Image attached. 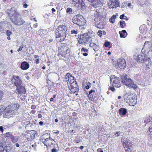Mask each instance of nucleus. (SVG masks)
<instances>
[{
    "label": "nucleus",
    "instance_id": "nucleus-21",
    "mask_svg": "<svg viewBox=\"0 0 152 152\" xmlns=\"http://www.w3.org/2000/svg\"><path fill=\"white\" fill-rule=\"evenodd\" d=\"M127 112V110L124 108H121L118 111V113L121 116L125 115L126 114Z\"/></svg>",
    "mask_w": 152,
    "mask_h": 152
},
{
    "label": "nucleus",
    "instance_id": "nucleus-34",
    "mask_svg": "<svg viewBox=\"0 0 152 152\" xmlns=\"http://www.w3.org/2000/svg\"><path fill=\"white\" fill-rule=\"evenodd\" d=\"M80 1L81 2L82 0H71V1L74 3V4H75V5L77 3H78V2H80Z\"/></svg>",
    "mask_w": 152,
    "mask_h": 152
},
{
    "label": "nucleus",
    "instance_id": "nucleus-22",
    "mask_svg": "<svg viewBox=\"0 0 152 152\" xmlns=\"http://www.w3.org/2000/svg\"><path fill=\"white\" fill-rule=\"evenodd\" d=\"M132 144L131 142L129 143L128 145H126L125 146V150L126 152H131L132 151Z\"/></svg>",
    "mask_w": 152,
    "mask_h": 152
},
{
    "label": "nucleus",
    "instance_id": "nucleus-11",
    "mask_svg": "<svg viewBox=\"0 0 152 152\" xmlns=\"http://www.w3.org/2000/svg\"><path fill=\"white\" fill-rule=\"evenodd\" d=\"M12 83L16 86V88L18 87L22 83L21 80L19 78L18 76L14 75L13 76V78L11 79Z\"/></svg>",
    "mask_w": 152,
    "mask_h": 152
},
{
    "label": "nucleus",
    "instance_id": "nucleus-60",
    "mask_svg": "<svg viewBox=\"0 0 152 152\" xmlns=\"http://www.w3.org/2000/svg\"><path fill=\"white\" fill-rule=\"evenodd\" d=\"M34 58H36L37 59H38V58H39V56L38 55H35L34 56Z\"/></svg>",
    "mask_w": 152,
    "mask_h": 152
},
{
    "label": "nucleus",
    "instance_id": "nucleus-46",
    "mask_svg": "<svg viewBox=\"0 0 152 152\" xmlns=\"http://www.w3.org/2000/svg\"><path fill=\"white\" fill-rule=\"evenodd\" d=\"M39 62V58L35 60V63L36 64H38Z\"/></svg>",
    "mask_w": 152,
    "mask_h": 152
},
{
    "label": "nucleus",
    "instance_id": "nucleus-47",
    "mask_svg": "<svg viewBox=\"0 0 152 152\" xmlns=\"http://www.w3.org/2000/svg\"><path fill=\"white\" fill-rule=\"evenodd\" d=\"M4 107V106L2 105H0V110H3Z\"/></svg>",
    "mask_w": 152,
    "mask_h": 152
},
{
    "label": "nucleus",
    "instance_id": "nucleus-19",
    "mask_svg": "<svg viewBox=\"0 0 152 152\" xmlns=\"http://www.w3.org/2000/svg\"><path fill=\"white\" fill-rule=\"evenodd\" d=\"M89 45L91 47L93 48V49L95 52H99L100 51L99 50L100 47L96 44L91 43H90Z\"/></svg>",
    "mask_w": 152,
    "mask_h": 152
},
{
    "label": "nucleus",
    "instance_id": "nucleus-24",
    "mask_svg": "<svg viewBox=\"0 0 152 152\" xmlns=\"http://www.w3.org/2000/svg\"><path fill=\"white\" fill-rule=\"evenodd\" d=\"M41 137L42 138H45L46 137H48V138H46L45 140L47 142H49V139L50 138V135L49 134H45L41 136Z\"/></svg>",
    "mask_w": 152,
    "mask_h": 152
},
{
    "label": "nucleus",
    "instance_id": "nucleus-40",
    "mask_svg": "<svg viewBox=\"0 0 152 152\" xmlns=\"http://www.w3.org/2000/svg\"><path fill=\"white\" fill-rule=\"evenodd\" d=\"M91 85V83L90 82H88L87 84V85L86 86V89H88L90 88Z\"/></svg>",
    "mask_w": 152,
    "mask_h": 152
},
{
    "label": "nucleus",
    "instance_id": "nucleus-7",
    "mask_svg": "<svg viewBox=\"0 0 152 152\" xmlns=\"http://www.w3.org/2000/svg\"><path fill=\"white\" fill-rule=\"evenodd\" d=\"M113 65L116 69H124L126 67V64L125 60L120 58L113 63Z\"/></svg>",
    "mask_w": 152,
    "mask_h": 152
},
{
    "label": "nucleus",
    "instance_id": "nucleus-14",
    "mask_svg": "<svg viewBox=\"0 0 152 152\" xmlns=\"http://www.w3.org/2000/svg\"><path fill=\"white\" fill-rule=\"evenodd\" d=\"M124 100L127 102H133L132 101L135 99V96L129 92H126L124 95Z\"/></svg>",
    "mask_w": 152,
    "mask_h": 152
},
{
    "label": "nucleus",
    "instance_id": "nucleus-15",
    "mask_svg": "<svg viewBox=\"0 0 152 152\" xmlns=\"http://www.w3.org/2000/svg\"><path fill=\"white\" fill-rule=\"evenodd\" d=\"M91 5L95 8L99 6V4H102V0H87Z\"/></svg>",
    "mask_w": 152,
    "mask_h": 152
},
{
    "label": "nucleus",
    "instance_id": "nucleus-13",
    "mask_svg": "<svg viewBox=\"0 0 152 152\" xmlns=\"http://www.w3.org/2000/svg\"><path fill=\"white\" fill-rule=\"evenodd\" d=\"M107 4L110 9L116 8L119 7V3L117 0H109L107 2Z\"/></svg>",
    "mask_w": 152,
    "mask_h": 152
},
{
    "label": "nucleus",
    "instance_id": "nucleus-58",
    "mask_svg": "<svg viewBox=\"0 0 152 152\" xmlns=\"http://www.w3.org/2000/svg\"><path fill=\"white\" fill-rule=\"evenodd\" d=\"M52 152H56V150L55 148H53L51 150Z\"/></svg>",
    "mask_w": 152,
    "mask_h": 152
},
{
    "label": "nucleus",
    "instance_id": "nucleus-62",
    "mask_svg": "<svg viewBox=\"0 0 152 152\" xmlns=\"http://www.w3.org/2000/svg\"><path fill=\"white\" fill-rule=\"evenodd\" d=\"M83 54L84 56H87L88 55V54L87 53H83Z\"/></svg>",
    "mask_w": 152,
    "mask_h": 152
},
{
    "label": "nucleus",
    "instance_id": "nucleus-44",
    "mask_svg": "<svg viewBox=\"0 0 152 152\" xmlns=\"http://www.w3.org/2000/svg\"><path fill=\"white\" fill-rule=\"evenodd\" d=\"M31 132V131H29V130L26 131V133L28 134H26V135L27 136L26 137L29 136V133H30Z\"/></svg>",
    "mask_w": 152,
    "mask_h": 152
},
{
    "label": "nucleus",
    "instance_id": "nucleus-41",
    "mask_svg": "<svg viewBox=\"0 0 152 152\" xmlns=\"http://www.w3.org/2000/svg\"><path fill=\"white\" fill-rule=\"evenodd\" d=\"M12 34V32L11 31L7 30V31L6 34L7 36H10V35Z\"/></svg>",
    "mask_w": 152,
    "mask_h": 152
},
{
    "label": "nucleus",
    "instance_id": "nucleus-56",
    "mask_svg": "<svg viewBox=\"0 0 152 152\" xmlns=\"http://www.w3.org/2000/svg\"><path fill=\"white\" fill-rule=\"evenodd\" d=\"M116 15H113L111 18L115 20V19L116 18Z\"/></svg>",
    "mask_w": 152,
    "mask_h": 152
},
{
    "label": "nucleus",
    "instance_id": "nucleus-8",
    "mask_svg": "<svg viewBox=\"0 0 152 152\" xmlns=\"http://www.w3.org/2000/svg\"><path fill=\"white\" fill-rule=\"evenodd\" d=\"M110 79L111 84L113 87H116L118 88L121 86L119 77H116L115 75H113L110 77Z\"/></svg>",
    "mask_w": 152,
    "mask_h": 152
},
{
    "label": "nucleus",
    "instance_id": "nucleus-27",
    "mask_svg": "<svg viewBox=\"0 0 152 152\" xmlns=\"http://www.w3.org/2000/svg\"><path fill=\"white\" fill-rule=\"evenodd\" d=\"M65 78L66 79H68L67 80H68V82L69 80V78H70L72 80H74L75 78L73 76H72V75H70L69 73H68L66 75Z\"/></svg>",
    "mask_w": 152,
    "mask_h": 152
},
{
    "label": "nucleus",
    "instance_id": "nucleus-10",
    "mask_svg": "<svg viewBox=\"0 0 152 152\" xmlns=\"http://www.w3.org/2000/svg\"><path fill=\"white\" fill-rule=\"evenodd\" d=\"M137 62L141 63L142 61H145L146 62L148 61V64L149 65V64H151V59L148 57L146 56V54L144 53H143V54L139 55L137 56L136 59Z\"/></svg>",
    "mask_w": 152,
    "mask_h": 152
},
{
    "label": "nucleus",
    "instance_id": "nucleus-17",
    "mask_svg": "<svg viewBox=\"0 0 152 152\" xmlns=\"http://www.w3.org/2000/svg\"><path fill=\"white\" fill-rule=\"evenodd\" d=\"M75 6L78 8L79 9L84 10L85 8V3L83 2V0L81 1H80V2L77 3L75 4Z\"/></svg>",
    "mask_w": 152,
    "mask_h": 152
},
{
    "label": "nucleus",
    "instance_id": "nucleus-42",
    "mask_svg": "<svg viewBox=\"0 0 152 152\" xmlns=\"http://www.w3.org/2000/svg\"><path fill=\"white\" fill-rule=\"evenodd\" d=\"M109 21L110 23H113L115 22V20L114 19H113L111 18L109 19Z\"/></svg>",
    "mask_w": 152,
    "mask_h": 152
},
{
    "label": "nucleus",
    "instance_id": "nucleus-29",
    "mask_svg": "<svg viewBox=\"0 0 152 152\" xmlns=\"http://www.w3.org/2000/svg\"><path fill=\"white\" fill-rule=\"evenodd\" d=\"M72 9L69 7H68L66 9V12L68 13H69V14H71L72 13Z\"/></svg>",
    "mask_w": 152,
    "mask_h": 152
},
{
    "label": "nucleus",
    "instance_id": "nucleus-43",
    "mask_svg": "<svg viewBox=\"0 0 152 152\" xmlns=\"http://www.w3.org/2000/svg\"><path fill=\"white\" fill-rule=\"evenodd\" d=\"M23 48V45L20 46L19 48L17 50L19 52L20 51L22 50V48Z\"/></svg>",
    "mask_w": 152,
    "mask_h": 152
},
{
    "label": "nucleus",
    "instance_id": "nucleus-39",
    "mask_svg": "<svg viewBox=\"0 0 152 152\" xmlns=\"http://www.w3.org/2000/svg\"><path fill=\"white\" fill-rule=\"evenodd\" d=\"M97 34L100 37H101L102 34V31L101 30L99 31L97 33Z\"/></svg>",
    "mask_w": 152,
    "mask_h": 152
},
{
    "label": "nucleus",
    "instance_id": "nucleus-25",
    "mask_svg": "<svg viewBox=\"0 0 152 152\" xmlns=\"http://www.w3.org/2000/svg\"><path fill=\"white\" fill-rule=\"evenodd\" d=\"M10 139L13 143L16 142L19 139L17 137L14 136L12 135H11Z\"/></svg>",
    "mask_w": 152,
    "mask_h": 152
},
{
    "label": "nucleus",
    "instance_id": "nucleus-35",
    "mask_svg": "<svg viewBox=\"0 0 152 152\" xmlns=\"http://www.w3.org/2000/svg\"><path fill=\"white\" fill-rule=\"evenodd\" d=\"M130 142H129L128 140L125 141V142L123 143V146L124 147V148H125V146H126V145H128V144Z\"/></svg>",
    "mask_w": 152,
    "mask_h": 152
},
{
    "label": "nucleus",
    "instance_id": "nucleus-48",
    "mask_svg": "<svg viewBox=\"0 0 152 152\" xmlns=\"http://www.w3.org/2000/svg\"><path fill=\"white\" fill-rule=\"evenodd\" d=\"M125 15L124 14H123L122 15H120V18L121 19H124V17H125Z\"/></svg>",
    "mask_w": 152,
    "mask_h": 152
},
{
    "label": "nucleus",
    "instance_id": "nucleus-36",
    "mask_svg": "<svg viewBox=\"0 0 152 152\" xmlns=\"http://www.w3.org/2000/svg\"><path fill=\"white\" fill-rule=\"evenodd\" d=\"M110 43L108 41H106L104 44V46L107 47L110 45Z\"/></svg>",
    "mask_w": 152,
    "mask_h": 152
},
{
    "label": "nucleus",
    "instance_id": "nucleus-28",
    "mask_svg": "<svg viewBox=\"0 0 152 152\" xmlns=\"http://www.w3.org/2000/svg\"><path fill=\"white\" fill-rule=\"evenodd\" d=\"M120 24L121 26V27L122 28H124V26L123 25L124 24V26H126L125 23L124 21L123 20H121L120 21Z\"/></svg>",
    "mask_w": 152,
    "mask_h": 152
},
{
    "label": "nucleus",
    "instance_id": "nucleus-38",
    "mask_svg": "<svg viewBox=\"0 0 152 152\" xmlns=\"http://www.w3.org/2000/svg\"><path fill=\"white\" fill-rule=\"evenodd\" d=\"M88 51V49L85 48H83L81 50V52H84L85 53H87Z\"/></svg>",
    "mask_w": 152,
    "mask_h": 152
},
{
    "label": "nucleus",
    "instance_id": "nucleus-45",
    "mask_svg": "<svg viewBox=\"0 0 152 152\" xmlns=\"http://www.w3.org/2000/svg\"><path fill=\"white\" fill-rule=\"evenodd\" d=\"M140 76H141V75H136V77L137 79V80L139 81L141 80V79H138L139 78H140Z\"/></svg>",
    "mask_w": 152,
    "mask_h": 152
},
{
    "label": "nucleus",
    "instance_id": "nucleus-3",
    "mask_svg": "<svg viewBox=\"0 0 152 152\" xmlns=\"http://www.w3.org/2000/svg\"><path fill=\"white\" fill-rule=\"evenodd\" d=\"M121 80L123 84L128 86L130 88L135 90L137 88V86L130 78H128V76L125 74L121 76Z\"/></svg>",
    "mask_w": 152,
    "mask_h": 152
},
{
    "label": "nucleus",
    "instance_id": "nucleus-37",
    "mask_svg": "<svg viewBox=\"0 0 152 152\" xmlns=\"http://www.w3.org/2000/svg\"><path fill=\"white\" fill-rule=\"evenodd\" d=\"M65 50H66L64 51V53L66 52V53L67 54H69V51H70L69 48H68L67 47H66L65 48Z\"/></svg>",
    "mask_w": 152,
    "mask_h": 152
},
{
    "label": "nucleus",
    "instance_id": "nucleus-57",
    "mask_svg": "<svg viewBox=\"0 0 152 152\" xmlns=\"http://www.w3.org/2000/svg\"><path fill=\"white\" fill-rule=\"evenodd\" d=\"M97 151L98 152H103V151L101 149L99 148L97 150Z\"/></svg>",
    "mask_w": 152,
    "mask_h": 152
},
{
    "label": "nucleus",
    "instance_id": "nucleus-23",
    "mask_svg": "<svg viewBox=\"0 0 152 152\" xmlns=\"http://www.w3.org/2000/svg\"><path fill=\"white\" fill-rule=\"evenodd\" d=\"M120 37L121 38H125L126 37L127 33L125 30H123L121 31H119Z\"/></svg>",
    "mask_w": 152,
    "mask_h": 152
},
{
    "label": "nucleus",
    "instance_id": "nucleus-51",
    "mask_svg": "<svg viewBox=\"0 0 152 152\" xmlns=\"http://www.w3.org/2000/svg\"><path fill=\"white\" fill-rule=\"evenodd\" d=\"M127 5L128 7H130V8H133V6H132L131 4L130 3H128Z\"/></svg>",
    "mask_w": 152,
    "mask_h": 152
},
{
    "label": "nucleus",
    "instance_id": "nucleus-50",
    "mask_svg": "<svg viewBox=\"0 0 152 152\" xmlns=\"http://www.w3.org/2000/svg\"><path fill=\"white\" fill-rule=\"evenodd\" d=\"M3 128H4L2 126H0V131H1L2 133L4 131Z\"/></svg>",
    "mask_w": 152,
    "mask_h": 152
},
{
    "label": "nucleus",
    "instance_id": "nucleus-1",
    "mask_svg": "<svg viewBox=\"0 0 152 152\" xmlns=\"http://www.w3.org/2000/svg\"><path fill=\"white\" fill-rule=\"evenodd\" d=\"M19 106L18 104L15 103L9 105L4 109V117L9 118L12 116L16 113Z\"/></svg>",
    "mask_w": 152,
    "mask_h": 152
},
{
    "label": "nucleus",
    "instance_id": "nucleus-4",
    "mask_svg": "<svg viewBox=\"0 0 152 152\" xmlns=\"http://www.w3.org/2000/svg\"><path fill=\"white\" fill-rule=\"evenodd\" d=\"M95 26L99 28H103L104 26L103 21L101 20V16L100 12H96L94 15Z\"/></svg>",
    "mask_w": 152,
    "mask_h": 152
},
{
    "label": "nucleus",
    "instance_id": "nucleus-20",
    "mask_svg": "<svg viewBox=\"0 0 152 152\" xmlns=\"http://www.w3.org/2000/svg\"><path fill=\"white\" fill-rule=\"evenodd\" d=\"M36 133V132L34 130H31L30 133H29V137H26L28 140H33L35 137V135Z\"/></svg>",
    "mask_w": 152,
    "mask_h": 152
},
{
    "label": "nucleus",
    "instance_id": "nucleus-53",
    "mask_svg": "<svg viewBox=\"0 0 152 152\" xmlns=\"http://www.w3.org/2000/svg\"><path fill=\"white\" fill-rule=\"evenodd\" d=\"M15 146L17 147H19L20 146L19 144L17 143H15V145H14V146H15Z\"/></svg>",
    "mask_w": 152,
    "mask_h": 152
},
{
    "label": "nucleus",
    "instance_id": "nucleus-32",
    "mask_svg": "<svg viewBox=\"0 0 152 152\" xmlns=\"http://www.w3.org/2000/svg\"><path fill=\"white\" fill-rule=\"evenodd\" d=\"M71 33L72 34H78V32L77 30H72L71 31Z\"/></svg>",
    "mask_w": 152,
    "mask_h": 152
},
{
    "label": "nucleus",
    "instance_id": "nucleus-16",
    "mask_svg": "<svg viewBox=\"0 0 152 152\" xmlns=\"http://www.w3.org/2000/svg\"><path fill=\"white\" fill-rule=\"evenodd\" d=\"M16 90L17 91L18 94H25L26 93V89L24 85L22 84L18 87L16 88Z\"/></svg>",
    "mask_w": 152,
    "mask_h": 152
},
{
    "label": "nucleus",
    "instance_id": "nucleus-2",
    "mask_svg": "<svg viewBox=\"0 0 152 152\" xmlns=\"http://www.w3.org/2000/svg\"><path fill=\"white\" fill-rule=\"evenodd\" d=\"M56 37L60 38V40H64L66 39V34H68L67 27L64 25H59L57 29Z\"/></svg>",
    "mask_w": 152,
    "mask_h": 152
},
{
    "label": "nucleus",
    "instance_id": "nucleus-6",
    "mask_svg": "<svg viewBox=\"0 0 152 152\" xmlns=\"http://www.w3.org/2000/svg\"><path fill=\"white\" fill-rule=\"evenodd\" d=\"M92 41L91 38L87 33L80 35L78 40L79 44H83L89 43Z\"/></svg>",
    "mask_w": 152,
    "mask_h": 152
},
{
    "label": "nucleus",
    "instance_id": "nucleus-64",
    "mask_svg": "<svg viewBox=\"0 0 152 152\" xmlns=\"http://www.w3.org/2000/svg\"><path fill=\"white\" fill-rule=\"evenodd\" d=\"M43 143L45 144H49L48 142H47L45 140L43 142Z\"/></svg>",
    "mask_w": 152,
    "mask_h": 152
},
{
    "label": "nucleus",
    "instance_id": "nucleus-26",
    "mask_svg": "<svg viewBox=\"0 0 152 152\" xmlns=\"http://www.w3.org/2000/svg\"><path fill=\"white\" fill-rule=\"evenodd\" d=\"M5 150L6 152H14V151L13 148L9 146H7L6 147Z\"/></svg>",
    "mask_w": 152,
    "mask_h": 152
},
{
    "label": "nucleus",
    "instance_id": "nucleus-59",
    "mask_svg": "<svg viewBox=\"0 0 152 152\" xmlns=\"http://www.w3.org/2000/svg\"><path fill=\"white\" fill-rule=\"evenodd\" d=\"M27 6H28V5H27V4H23V7L24 8H26L27 7Z\"/></svg>",
    "mask_w": 152,
    "mask_h": 152
},
{
    "label": "nucleus",
    "instance_id": "nucleus-61",
    "mask_svg": "<svg viewBox=\"0 0 152 152\" xmlns=\"http://www.w3.org/2000/svg\"><path fill=\"white\" fill-rule=\"evenodd\" d=\"M52 12L53 14H54L55 13H54V12H55L56 11V10L53 8L52 9Z\"/></svg>",
    "mask_w": 152,
    "mask_h": 152
},
{
    "label": "nucleus",
    "instance_id": "nucleus-49",
    "mask_svg": "<svg viewBox=\"0 0 152 152\" xmlns=\"http://www.w3.org/2000/svg\"><path fill=\"white\" fill-rule=\"evenodd\" d=\"M11 135H12L10 134V132L7 133H6V136L8 137H10Z\"/></svg>",
    "mask_w": 152,
    "mask_h": 152
},
{
    "label": "nucleus",
    "instance_id": "nucleus-18",
    "mask_svg": "<svg viewBox=\"0 0 152 152\" xmlns=\"http://www.w3.org/2000/svg\"><path fill=\"white\" fill-rule=\"evenodd\" d=\"M29 67V64L26 61L22 62L21 64L20 68L23 70L27 69Z\"/></svg>",
    "mask_w": 152,
    "mask_h": 152
},
{
    "label": "nucleus",
    "instance_id": "nucleus-54",
    "mask_svg": "<svg viewBox=\"0 0 152 152\" xmlns=\"http://www.w3.org/2000/svg\"><path fill=\"white\" fill-rule=\"evenodd\" d=\"M93 92H95V91L94 90H91L89 92V94L90 95Z\"/></svg>",
    "mask_w": 152,
    "mask_h": 152
},
{
    "label": "nucleus",
    "instance_id": "nucleus-63",
    "mask_svg": "<svg viewBox=\"0 0 152 152\" xmlns=\"http://www.w3.org/2000/svg\"><path fill=\"white\" fill-rule=\"evenodd\" d=\"M50 100L51 102H54L53 98H51L50 99Z\"/></svg>",
    "mask_w": 152,
    "mask_h": 152
},
{
    "label": "nucleus",
    "instance_id": "nucleus-33",
    "mask_svg": "<svg viewBox=\"0 0 152 152\" xmlns=\"http://www.w3.org/2000/svg\"><path fill=\"white\" fill-rule=\"evenodd\" d=\"M149 132H150V137L152 138V126H150L149 128Z\"/></svg>",
    "mask_w": 152,
    "mask_h": 152
},
{
    "label": "nucleus",
    "instance_id": "nucleus-9",
    "mask_svg": "<svg viewBox=\"0 0 152 152\" xmlns=\"http://www.w3.org/2000/svg\"><path fill=\"white\" fill-rule=\"evenodd\" d=\"M11 21L15 25H20L25 23V21L22 20L19 14L17 15L14 18H10Z\"/></svg>",
    "mask_w": 152,
    "mask_h": 152
},
{
    "label": "nucleus",
    "instance_id": "nucleus-5",
    "mask_svg": "<svg viewBox=\"0 0 152 152\" xmlns=\"http://www.w3.org/2000/svg\"><path fill=\"white\" fill-rule=\"evenodd\" d=\"M72 22L79 26H84L86 23V20L83 16L79 14L76 15L73 17Z\"/></svg>",
    "mask_w": 152,
    "mask_h": 152
},
{
    "label": "nucleus",
    "instance_id": "nucleus-30",
    "mask_svg": "<svg viewBox=\"0 0 152 152\" xmlns=\"http://www.w3.org/2000/svg\"><path fill=\"white\" fill-rule=\"evenodd\" d=\"M4 149L3 146V144L1 142H0V152H3Z\"/></svg>",
    "mask_w": 152,
    "mask_h": 152
},
{
    "label": "nucleus",
    "instance_id": "nucleus-55",
    "mask_svg": "<svg viewBox=\"0 0 152 152\" xmlns=\"http://www.w3.org/2000/svg\"><path fill=\"white\" fill-rule=\"evenodd\" d=\"M126 3H124L123 4V6L121 8H123L124 7H125L126 6Z\"/></svg>",
    "mask_w": 152,
    "mask_h": 152
},
{
    "label": "nucleus",
    "instance_id": "nucleus-31",
    "mask_svg": "<svg viewBox=\"0 0 152 152\" xmlns=\"http://www.w3.org/2000/svg\"><path fill=\"white\" fill-rule=\"evenodd\" d=\"M4 94V92L0 90V101H1L2 100Z\"/></svg>",
    "mask_w": 152,
    "mask_h": 152
},
{
    "label": "nucleus",
    "instance_id": "nucleus-12",
    "mask_svg": "<svg viewBox=\"0 0 152 152\" xmlns=\"http://www.w3.org/2000/svg\"><path fill=\"white\" fill-rule=\"evenodd\" d=\"M6 12L10 18H13V17H15L19 14L17 12V10L14 7H12L10 10H7Z\"/></svg>",
    "mask_w": 152,
    "mask_h": 152
},
{
    "label": "nucleus",
    "instance_id": "nucleus-52",
    "mask_svg": "<svg viewBox=\"0 0 152 152\" xmlns=\"http://www.w3.org/2000/svg\"><path fill=\"white\" fill-rule=\"evenodd\" d=\"M110 89L113 91H115V89L113 87H111L110 88Z\"/></svg>",
    "mask_w": 152,
    "mask_h": 152
}]
</instances>
